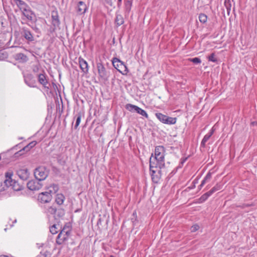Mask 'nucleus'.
<instances>
[{
	"mask_svg": "<svg viewBox=\"0 0 257 257\" xmlns=\"http://www.w3.org/2000/svg\"><path fill=\"white\" fill-rule=\"evenodd\" d=\"M47 211L48 213L51 214L55 215L57 213V209H56L55 206H51L48 207V208L47 209Z\"/></svg>",
	"mask_w": 257,
	"mask_h": 257,
	"instance_id": "2f4dec72",
	"label": "nucleus"
},
{
	"mask_svg": "<svg viewBox=\"0 0 257 257\" xmlns=\"http://www.w3.org/2000/svg\"><path fill=\"white\" fill-rule=\"evenodd\" d=\"M97 68L99 77L103 80H107L108 77V75L105 68L102 63H97Z\"/></svg>",
	"mask_w": 257,
	"mask_h": 257,
	"instance_id": "9d476101",
	"label": "nucleus"
},
{
	"mask_svg": "<svg viewBox=\"0 0 257 257\" xmlns=\"http://www.w3.org/2000/svg\"><path fill=\"white\" fill-rule=\"evenodd\" d=\"M132 6V1L130 0H127L125 1L124 3V10H125V14L126 15H128Z\"/></svg>",
	"mask_w": 257,
	"mask_h": 257,
	"instance_id": "b1692460",
	"label": "nucleus"
},
{
	"mask_svg": "<svg viewBox=\"0 0 257 257\" xmlns=\"http://www.w3.org/2000/svg\"><path fill=\"white\" fill-rule=\"evenodd\" d=\"M187 160V158H185V159H183L182 161H181V164H183Z\"/></svg>",
	"mask_w": 257,
	"mask_h": 257,
	"instance_id": "de8ad7c7",
	"label": "nucleus"
},
{
	"mask_svg": "<svg viewBox=\"0 0 257 257\" xmlns=\"http://www.w3.org/2000/svg\"><path fill=\"white\" fill-rule=\"evenodd\" d=\"M51 24L52 27L50 28V32H54L60 25V20L58 15V12L56 9L51 12Z\"/></svg>",
	"mask_w": 257,
	"mask_h": 257,
	"instance_id": "39448f33",
	"label": "nucleus"
},
{
	"mask_svg": "<svg viewBox=\"0 0 257 257\" xmlns=\"http://www.w3.org/2000/svg\"><path fill=\"white\" fill-rule=\"evenodd\" d=\"M208 61L213 62H217V59L215 57V55L214 53H211L208 57Z\"/></svg>",
	"mask_w": 257,
	"mask_h": 257,
	"instance_id": "c9c22d12",
	"label": "nucleus"
},
{
	"mask_svg": "<svg viewBox=\"0 0 257 257\" xmlns=\"http://www.w3.org/2000/svg\"><path fill=\"white\" fill-rule=\"evenodd\" d=\"M71 232L70 226L67 224L65 225L57 237L56 240L57 244L59 245L63 244L68 239Z\"/></svg>",
	"mask_w": 257,
	"mask_h": 257,
	"instance_id": "f03ea898",
	"label": "nucleus"
},
{
	"mask_svg": "<svg viewBox=\"0 0 257 257\" xmlns=\"http://www.w3.org/2000/svg\"><path fill=\"white\" fill-rule=\"evenodd\" d=\"M87 7L84 2L80 1L76 8V12L78 15H82L86 12Z\"/></svg>",
	"mask_w": 257,
	"mask_h": 257,
	"instance_id": "f3484780",
	"label": "nucleus"
},
{
	"mask_svg": "<svg viewBox=\"0 0 257 257\" xmlns=\"http://www.w3.org/2000/svg\"><path fill=\"white\" fill-rule=\"evenodd\" d=\"M41 256L40 257H51V253L50 251L46 250L43 249L40 252Z\"/></svg>",
	"mask_w": 257,
	"mask_h": 257,
	"instance_id": "473e14b6",
	"label": "nucleus"
},
{
	"mask_svg": "<svg viewBox=\"0 0 257 257\" xmlns=\"http://www.w3.org/2000/svg\"><path fill=\"white\" fill-rule=\"evenodd\" d=\"M31 149H30V147L28 145H27L26 146L24 147L23 149L21 150L20 151L18 152L17 153H16L15 155L18 154V155H22L24 153V152H27L29 151Z\"/></svg>",
	"mask_w": 257,
	"mask_h": 257,
	"instance_id": "f704fd0d",
	"label": "nucleus"
},
{
	"mask_svg": "<svg viewBox=\"0 0 257 257\" xmlns=\"http://www.w3.org/2000/svg\"><path fill=\"white\" fill-rule=\"evenodd\" d=\"M203 186L200 184V185L198 186V189L201 190Z\"/></svg>",
	"mask_w": 257,
	"mask_h": 257,
	"instance_id": "09e8293b",
	"label": "nucleus"
},
{
	"mask_svg": "<svg viewBox=\"0 0 257 257\" xmlns=\"http://www.w3.org/2000/svg\"><path fill=\"white\" fill-rule=\"evenodd\" d=\"M56 213H57L58 216L62 217L65 214V211L62 209H58Z\"/></svg>",
	"mask_w": 257,
	"mask_h": 257,
	"instance_id": "ea45409f",
	"label": "nucleus"
},
{
	"mask_svg": "<svg viewBox=\"0 0 257 257\" xmlns=\"http://www.w3.org/2000/svg\"><path fill=\"white\" fill-rule=\"evenodd\" d=\"M50 189L49 192L51 193V194L55 193L59 190V186L57 184H53L50 186Z\"/></svg>",
	"mask_w": 257,
	"mask_h": 257,
	"instance_id": "7c9ffc66",
	"label": "nucleus"
},
{
	"mask_svg": "<svg viewBox=\"0 0 257 257\" xmlns=\"http://www.w3.org/2000/svg\"><path fill=\"white\" fill-rule=\"evenodd\" d=\"M34 174L36 180L41 181L48 177L49 171L45 167L39 166L34 170Z\"/></svg>",
	"mask_w": 257,
	"mask_h": 257,
	"instance_id": "7ed1b4c3",
	"label": "nucleus"
},
{
	"mask_svg": "<svg viewBox=\"0 0 257 257\" xmlns=\"http://www.w3.org/2000/svg\"><path fill=\"white\" fill-rule=\"evenodd\" d=\"M222 187V185L219 183L216 184L209 191L211 194H213L217 191L220 190Z\"/></svg>",
	"mask_w": 257,
	"mask_h": 257,
	"instance_id": "c756f323",
	"label": "nucleus"
},
{
	"mask_svg": "<svg viewBox=\"0 0 257 257\" xmlns=\"http://www.w3.org/2000/svg\"><path fill=\"white\" fill-rule=\"evenodd\" d=\"M14 2L16 4L17 6L19 8L21 11L24 10V9L27 8L28 6L22 0H13Z\"/></svg>",
	"mask_w": 257,
	"mask_h": 257,
	"instance_id": "4be33fe9",
	"label": "nucleus"
},
{
	"mask_svg": "<svg viewBox=\"0 0 257 257\" xmlns=\"http://www.w3.org/2000/svg\"><path fill=\"white\" fill-rule=\"evenodd\" d=\"M65 199V197L63 194L61 193L57 194L55 197V202L59 205H62L63 204Z\"/></svg>",
	"mask_w": 257,
	"mask_h": 257,
	"instance_id": "412c9836",
	"label": "nucleus"
},
{
	"mask_svg": "<svg viewBox=\"0 0 257 257\" xmlns=\"http://www.w3.org/2000/svg\"><path fill=\"white\" fill-rule=\"evenodd\" d=\"M155 116L161 122L164 124H174L177 121L176 117H170L160 112H156Z\"/></svg>",
	"mask_w": 257,
	"mask_h": 257,
	"instance_id": "423d86ee",
	"label": "nucleus"
},
{
	"mask_svg": "<svg viewBox=\"0 0 257 257\" xmlns=\"http://www.w3.org/2000/svg\"><path fill=\"white\" fill-rule=\"evenodd\" d=\"M125 108L131 112L135 111L141 115L145 117L146 118H149V115L147 112L145 110L142 109L137 105L128 103L125 105Z\"/></svg>",
	"mask_w": 257,
	"mask_h": 257,
	"instance_id": "0eeeda50",
	"label": "nucleus"
},
{
	"mask_svg": "<svg viewBox=\"0 0 257 257\" xmlns=\"http://www.w3.org/2000/svg\"><path fill=\"white\" fill-rule=\"evenodd\" d=\"M106 3L109 5L110 6H111V0H104Z\"/></svg>",
	"mask_w": 257,
	"mask_h": 257,
	"instance_id": "a18cd8bd",
	"label": "nucleus"
},
{
	"mask_svg": "<svg viewBox=\"0 0 257 257\" xmlns=\"http://www.w3.org/2000/svg\"><path fill=\"white\" fill-rule=\"evenodd\" d=\"M8 187H9L8 185H5L4 182L0 183V192L5 191Z\"/></svg>",
	"mask_w": 257,
	"mask_h": 257,
	"instance_id": "a19ab883",
	"label": "nucleus"
},
{
	"mask_svg": "<svg viewBox=\"0 0 257 257\" xmlns=\"http://www.w3.org/2000/svg\"><path fill=\"white\" fill-rule=\"evenodd\" d=\"M112 63L113 67L122 74L125 75L128 72L126 66L117 58H113Z\"/></svg>",
	"mask_w": 257,
	"mask_h": 257,
	"instance_id": "20e7f679",
	"label": "nucleus"
},
{
	"mask_svg": "<svg viewBox=\"0 0 257 257\" xmlns=\"http://www.w3.org/2000/svg\"><path fill=\"white\" fill-rule=\"evenodd\" d=\"M51 193L49 192H44L39 194L38 196V200L42 203L49 202L52 199Z\"/></svg>",
	"mask_w": 257,
	"mask_h": 257,
	"instance_id": "ddd939ff",
	"label": "nucleus"
},
{
	"mask_svg": "<svg viewBox=\"0 0 257 257\" xmlns=\"http://www.w3.org/2000/svg\"><path fill=\"white\" fill-rule=\"evenodd\" d=\"M118 1H119V2H121L122 0H118Z\"/></svg>",
	"mask_w": 257,
	"mask_h": 257,
	"instance_id": "8fccbe9b",
	"label": "nucleus"
},
{
	"mask_svg": "<svg viewBox=\"0 0 257 257\" xmlns=\"http://www.w3.org/2000/svg\"><path fill=\"white\" fill-rule=\"evenodd\" d=\"M199 20L200 22L202 23H205L207 21V17L205 14H200L199 15Z\"/></svg>",
	"mask_w": 257,
	"mask_h": 257,
	"instance_id": "72a5a7b5",
	"label": "nucleus"
},
{
	"mask_svg": "<svg viewBox=\"0 0 257 257\" xmlns=\"http://www.w3.org/2000/svg\"><path fill=\"white\" fill-rule=\"evenodd\" d=\"M115 23L117 27L121 26L124 23V19L120 14H116Z\"/></svg>",
	"mask_w": 257,
	"mask_h": 257,
	"instance_id": "5701e85b",
	"label": "nucleus"
},
{
	"mask_svg": "<svg viewBox=\"0 0 257 257\" xmlns=\"http://www.w3.org/2000/svg\"><path fill=\"white\" fill-rule=\"evenodd\" d=\"M40 65L37 64L33 66L32 70L34 73H38L40 70Z\"/></svg>",
	"mask_w": 257,
	"mask_h": 257,
	"instance_id": "4c0bfd02",
	"label": "nucleus"
},
{
	"mask_svg": "<svg viewBox=\"0 0 257 257\" xmlns=\"http://www.w3.org/2000/svg\"><path fill=\"white\" fill-rule=\"evenodd\" d=\"M110 257H115V256H114L113 255H110Z\"/></svg>",
	"mask_w": 257,
	"mask_h": 257,
	"instance_id": "3c124183",
	"label": "nucleus"
},
{
	"mask_svg": "<svg viewBox=\"0 0 257 257\" xmlns=\"http://www.w3.org/2000/svg\"><path fill=\"white\" fill-rule=\"evenodd\" d=\"M121 2H119V1H117V7L118 8H120L121 6Z\"/></svg>",
	"mask_w": 257,
	"mask_h": 257,
	"instance_id": "49530a36",
	"label": "nucleus"
},
{
	"mask_svg": "<svg viewBox=\"0 0 257 257\" xmlns=\"http://www.w3.org/2000/svg\"><path fill=\"white\" fill-rule=\"evenodd\" d=\"M211 193H210V191L204 193L203 195H202L200 198L199 199V203H202L204 201H205L207 198L211 195Z\"/></svg>",
	"mask_w": 257,
	"mask_h": 257,
	"instance_id": "a878e982",
	"label": "nucleus"
},
{
	"mask_svg": "<svg viewBox=\"0 0 257 257\" xmlns=\"http://www.w3.org/2000/svg\"><path fill=\"white\" fill-rule=\"evenodd\" d=\"M20 33L23 37L29 42L34 41V36L30 29L27 27H23L20 29Z\"/></svg>",
	"mask_w": 257,
	"mask_h": 257,
	"instance_id": "6e6552de",
	"label": "nucleus"
},
{
	"mask_svg": "<svg viewBox=\"0 0 257 257\" xmlns=\"http://www.w3.org/2000/svg\"><path fill=\"white\" fill-rule=\"evenodd\" d=\"M25 83L30 87H36V81L32 74H27L24 75Z\"/></svg>",
	"mask_w": 257,
	"mask_h": 257,
	"instance_id": "9b49d317",
	"label": "nucleus"
},
{
	"mask_svg": "<svg viewBox=\"0 0 257 257\" xmlns=\"http://www.w3.org/2000/svg\"><path fill=\"white\" fill-rule=\"evenodd\" d=\"M42 72L38 74V82L42 85L45 88L49 89L50 84L47 79V76L45 73L44 70L42 71Z\"/></svg>",
	"mask_w": 257,
	"mask_h": 257,
	"instance_id": "1a4fd4ad",
	"label": "nucleus"
},
{
	"mask_svg": "<svg viewBox=\"0 0 257 257\" xmlns=\"http://www.w3.org/2000/svg\"><path fill=\"white\" fill-rule=\"evenodd\" d=\"M27 187L29 189L32 191H36L40 189L43 185L37 180H32L27 183Z\"/></svg>",
	"mask_w": 257,
	"mask_h": 257,
	"instance_id": "f8f14e48",
	"label": "nucleus"
},
{
	"mask_svg": "<svg viewBox=\"0 0 257 257\" xmlns=\"http://www.w3.org/2000/svg\"><path fill=\"white\" fill-rule=\"evenodd\" d=\"M224 6L227 10V14L229 15L231 11V4L230 0H225Z\"/></svg>",
	"mask_w": 257,
	"mask_h": 257,
	"instance_id": "c85d7f7f",
	"label": "nucleus"
},
{
	"mask_svg": "<svg viewBox=\"0 0 257 257\" xmlns=\"http://www.w3.org/2000/svg\"><path fill=\"white\" fill-rule=\"evenodd\" d=\"M49 228L50 231L52 234H55L58 233L59 229L56 224H53L52 225H50Z\"/></svg>",
	"mask_w": 257,
	"mask_h": 257,
	"instance_id": "cd10ccee",
	"label": "nucleus"
},
{
	"mask_svg": "<svg viewBox=\"0 0 257 257\" xmlns=\"http://www.w3.org/2000/svg\"><path fill=\"white\" fill-rule=\"evenodd\" d=\"M32 28L35 31V32H36L38 34L41 33L40 29L38 27H37L36 25L32 27Z\"/></svg>",
	"mask_w": 257,
	"mask_h": 257,
	"instance_id": "37998d69",
	"label": "nucleus"
},
{
	"mask_svg": "<svg viewBox=\"0 0 257 257\" xmlns=\"http://www.w3.org/2000/svg\"><path fill=\"white\" fill-rule=\"evenodd\" d=\"M36 144H37V142L36 141H33V142H31V143H30L27 145L30 147V149H31L32 148H33L34 146H35Z\"/></svg>",
	"mask_w": 257,
	"mask_h": 257,
	"instance_id": "c03bdc74",
	"label": "nucleus"
},
{
	"mask_svg": "<svg viewBox=\"0 0 257 257\" xmlns=\"http://www.w3.org/2000/svg\"><path fill=\"white\" fill-rule=\"evenodd\" d=\"M10 184L8 185L9 187L11 186L13 189L16 191H19L22 190L24 188V186L20 184L17 181L15 180L12 181Z\"/></svg>",
	"mask_w": 257,
	"mask_h": 257,
	"instance_id": "a211bd4d",
	"label": "nucleus"
},
{
	"mask_svg": "<svg viewBox=\"0 0 257 257\" xmlns=\"http://www.w3.org/2000/svg\"><path fill=\"white\" fill-rule=\"evenodd\" d=\"M17 174L18 176L23 180H27L30 175V173L27 169H21L18 170Z\"/></svg>",
	"mask_w": 257,
	"mask_h": 257,
	"instance_id": "dca6fc26",
	"label": "nucleus"
},
{
	"mask_svg": "<svg viewBox=\"0 0 257 257\" xmlns=\"http://www.w3.org/2000/svg\"><path fill=\"white\" fill-rule=\"evenodd\" d=\"M81 117H82V113L80 112H78L74 116V118H76V122H75V124L74 125V129H75V130L77 129V128L80 123Z\"/></svg>",
	"mask_w": 257,
	"mask_h": 257,
	"instance_id": "393cba45",
	"label": "nucleus"
},
{
	"mask_svg": "<svg viewBox=\"0 0 257 257\" xmlns=\"http://www.w3.org/2000/svg\"><path fill=\"white\" fill-rule=\"evenodd\" d=\"M214 132V129L212 127L209 131L208 133L205 135L202 139L201 142V146L202 147H205L206 143L207 141L210 139V138L212 136Z\"/></svg>",
	"mask_w": 257,
	"mask_h": 257,
	"instance_id": "6ab92c4d",
	"label": "nucleus"
},
{
	"mask_svg": "<svg viewBox=\"0 0 257 257\" xmlns=\"http://www.w3.org/2000/svg\"><path fill=\"white\" fill-rule=\"evenodd\" d=\"M13 173L12 171L7 172L5 174L6 180L4 181V183L5 185H8L10 184V183H12V181L14 180L12 179V177L13 176Z\"/></svg>",
	"mask_w": 257,
	"mask_h": 257,
	"instance_id": "aec40b11",
	"label": "nucleus"
},
{
	"mask_svg": "<svg viewBox=\"0 0 257 257\" xmlns=\"http://www.w3.org/2000/svg\"><path fill=\"white\" fill-rule=\"evenodd\" d=\"M188 60L190 62H193V63L196 64H200L201 62V59L200 58H198V57H195V58H189L188 59Z\"/></svg>",
	"mask_w": 257,
	"mask_h": 257,
	"instance_id": "e433bc0d",
	"label": "nucleus"
},
{
	"mask_svg": "<svg viewBox=\"0 0 257 257\" xmlns=\"http://www.w3.org/2000/svg\"><path fill=\"white\" fill-rule=\"evenodd\" d=\"M199 228V226L197 224H195L193 225L191 228V232H195L197 230H198Z\"/></svg>",
	"mask_w": 257,
	"mask_h": 257,
	"instance_id": "79ce46f5",
	"label": "nucleus"
},
{
	"mask_svg": "<svg viewBox=\"0 0 257 257\" xmlns=\"http://www.w3.org/2000/svg\"><path fill=\"white\" fill-rule=\"evenodd\" d=\"M198 183V179H195L193 180V181L192 182V184L188 187V188L189 189H193L194 188H195L196 187V184H197Z\"/></svg>",
	"mask_w": 257,
	"mask_h": 257,
	"instance_id": "58836bf2",
	"label": "nucleus"
},
{
	"mask_svg": "<svg viewBox=\"0 0 257 257\" xmlns=\"http://www.w3.org/2000/svg\"><path fill=\"white\" fill-rule=\"evenodd\" d=\"M21 12L28 20L31 22L35 20V15L29 6L27 8L24 9V10L21 11Z\"/></svg>",
	"mask_w": 257,
	"mask_h": 257,
	"instance_id": "4468645a",
	"label": "nucleus"
},
{
	"mask_svg": "<svg viewBox=\"0 0 257 257\" xmlns=\"http://www.w3.org/2000/svg\"><path fill=\"white\" fill-rule=\"evenodd\" d=\"M1 159V157L0 156V160Z\"/></svg>",
	"mask_w": 257,
	"mask_h": 257,
	"instance_id": "603ef678",
	"label": "nucleus"
},
{
	"mask_svg": "<svg viewBox=\"0 0 257 257\" xmlns=\"http://www.w3.org/2000/svg\"><path fill=\"white\" fill-rule=\"evenodd\" d=\"M78 62L79 64V67L82 71L84 74H86L88 73V64L86 60L83 59L81 57H79L78 58Z\"/></svg>",
	"mask_w": 257,
	"mask_h": 257,
	"instance_id": "2eb2a0df",
	"label": "nucleus"
},
{
	"mask_svg": "<svg viewBox=\"0 0 257 257\" xmlns=\"http://www.w3.org/2000/svg\"><path fill=\"white\" fill-rule=\"evenodd\" d=\"M212 177V173L210 172H208L205 177L204 178L203 180L202 181L201 184L203 186L204 185V184L209 182Z\"/></svg>",
	"mask_w": 257,
	"mask_h": 257,
	"instance_id": "bb28decb",
	"label": "nucleus"
},
{
	"mask_svg": "<svg viewBox=\"0 0 257 257\" xmlns=\"http://www.w3.org/2000/svg\"><path fill=\"white\" fill-rule=\"evenodd\" d=\"M165 148L159 146L155 148L154 155L150 159V171L152 180L155 183H158L162 176V169L165 167Z\"/></svg>",
	"mask_w": 257,
	"mask_h": 257,
	"instance_id": "f257e3e1",
	"label": "nucleus"
}]
</instances>
